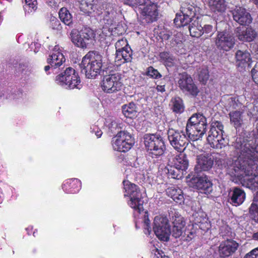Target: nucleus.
Listing matches in <instances>:
<instances>
[{
  "label": "nucleus",
  "mask_w": 258,
  "mask_h": 258,
  "mask_svg": "<svg viewBox=\"0 0 258 258\" xmlns=\"http://www.w3.org/2000/svg\"><path fill=\"white\" fill-rule=\"evenodd\" d=\"M233 146L238 157L229 167L231 175L251 189H258V146H252L243 138H238Z\"/></svg>",
  "instance_id": "1"
},
{
  "label": "nucleus",
  "mask_w": 258,
  "mask_h": 258,
  "mask_svg": "<svg viewBox=\"0 0 258 258\" xmlns=\"http://www.w3.org/2000/svg\"><path fill=\"white\" fill-rule=\"evenodd\" d=\"M197 8L189 4H183L180 8V13L176 15L174 23L177 27H184L189 24L188 27L191 36L199 37L202 36L203 26L199 20H194Z\"/></svg>",
  "instance_id": "2"
},
{
  "label": "nucleus",
  "mask_w": 258,
  "mask_h": 258,
  "mask_svg": "<svg viewBox=\"0 0 258 258\" xmlns=\"http://www.w3.org/2000/svg\"><path fill=\"white\" fill-rule=\"evenodd\" d=\"M102 67V56L95 51L88 52L83 57L80 64L81 73L88 79H94L99 75Z\"/></svg>",
  "instance_id": "3"
},
{
  "label": "nucleus",
  "mask_w": 258,
  "mask_h": 258,
  "mask_svg": "<svg viewBox=\"0 0 258 258\" xmlns=\"http://www.w3.org/2000/svg\"><path fill=\"white\" fill-rule=\"evenodd\" d=\"M207 119L202 114H194L188 120L186 133L189 139L197 141L202 138L206 132Z\"/></svg>",
  "instance_id": "4"
},
{
  "label": "nucleus",
  "mask_w": 258,
  "mask_h": 258,
  "mask_svg": "<svg viewBox=\"0 0 258 258\" xmlns=\"http://www.w3.org/2000/svg\"><path fill=\"white\" fill-rule=\"evenodd\" d=\"M123 184L124 189V197H128V205L133 209L135 211L140 213L144 211V201L140 190L138 186L130 182L123 181Z\"/></svg>",
  "instance_id": "5"
},
{
  "label": "nucleus",
  "mask_w": 258,
  "mask_h": 258,
  "mask_svg": "<svg viewBox=\"0 0 258 258\" xmlns=\"http://www.w3.org/2000/svg\"><path fill=\"white\" fill-rule=\"evenodd\" d=\"M223 125L220 121H216L212 123L207 141L213 148L222 149L228 144L223 137Z\"/></svg>",
  "instance_id": "6"
},
{
  "label": "nucleus",
  "mask_w": 258,
  "mask_h": 258,
  "mask_svg": "<svg viewBox=\"0 0 258 258\" xmlns=\"http://www.w3.org/2000/svg\"><path fill=\"white\" fill-rule=\"evenodd\" d=\"M144 139L146 150L152 158H157L164 154L166 147L161 137L154 134H146Z\"/></svg>",
  "instance_id": "7"
},
{
  "label": "nucleus",
  "mask_w": 258,
  "mask_h": 258,
  "mask_svg": "<svg viewBox=\"0 0 258 258\" xmlns=\"http://www.w3.org/2000/svg\"><path fill=\"white\" fill-rule=\"evenodd\" d=\"M56 83L66 89H81L80 79L78 73L72 68L66 69L64 72L56 77Z\"/></svg>",
  "instance_id": "8"
},
{
  "label": "nucleus",
  "mask_w": 258,
  "mask_h": 258,
  "mask_svg": "<svg viewBox=\"0 0 258 258\" xmlns=\"http://www.w3.org/2000/svg\"><path fill=\"white\" fill-rule=\"evenodd\" d=\"M135 4L147 22L150 23L156 20L158 12L156 4L150 0H136Z\"/></svg>",
  "instance_id": "9"
},
{
  "label": "nucleus",
  "mask_w": 258,
  "mask_h": 258,
  "mask_svg": "<svg viewBox=\"0 0 258 258\" xmlns=\"http://www.w3.org/2000/svg\"><path fill=\"white\" fill-rule=\"evenodd\" d=\"M167 134L170 145L177 151H183L188 143L189 138L187 134L183 131L170 128Z\"/></svg>",
  "instance_id": "10"
},
{
  "label": "nucleus",
  "mask_w": 258,
  "mask_h": 258,
  "mask_svg": "<svg viewBox=\"0 0 258 258\" xmlns=\"http://www.w3.org/2000/svg\"><path fill=\"white\" fill-rule=\"evenodd\" d=\"M131 135L125 131L120 132L112 139V146L114 150L125 152L128 151L134 144Z\"/></svg>",
  "instance_id": "11"
},
{
  "label": "nucleus",
  "mask_w": 258,
  "mask_h": 258,
  "mask_svg": "<svg viewBox=\"0 0 258 258\" xmlns=\"http://www.w3.org/2000/svg\"><path fill=\"white\" fill-rule=\"evenodd\" d=\"M122 85L121 74L116 73L104 77L101 88L104 92L112 93L120 90Z\"/></svg>",
  "instance_id": "12"
},
{
  "label": "nucleus",
  "mask_w": 258,
  "mask_h": 258,
  "mask_svg": "<svg viewBox=\"0 0 258 258\" xmlns=\"http://www.w3.org/2000/svg\"><path fill=\"white\" fill-rule=\"evenodd\" d=\"M153 230L160 240L168 241L171 231L167 217L160 215L156 216L154 218Z\"/></svg>",
  "instance_id": "13"
},
{
  "label": "nucleus",
  "mask_w": 258,
  "mask_h": 258,
  "mask_svg": "<svg viewBox=\"0 0 258 258\" xmlns=\"http://www.w3.org/2000/svg\"><path fill=\"white\" fill-rule=\"evenodd\" d=\"M104 8L105 9L101 22L107 27L115 26L118 22V17L120 15L117 5L115 4L107 3L105 5Z\"/></svg>",
  "instance_id": "14"
},
{
  "label": "nucleus",
  "mask_w": 258,
  "mask_h": 258,
  "mask_svg": "<svg viewBox=\"0 0 258 258\" xmlns=\"http://www.w3.org/2000/svg\"><path fill=\"white\" fill-rule=\"evenodd\" d=\"M219 156L218 153H214L211 154H202L198 156L197 158V163L195 167V171L199 173L202 171L209 170L212 168L213 165L214 160L218 162L217 159Z\"/></svg>",
  "instance_id": "15"
},
{
  "label": "nucleus",
  "mask_w": 258,
  "mask_h": 258,
  "mask_svg": "<svg viewBox=\"0 0 258 258\" xmlns=\"http://www.w3.org/2000/svg\"><path fill=\"white\" fill-rule=\"evenodd\" d=\"M177 83L179 88L184 92H187L193 96L197 95L199 92L192 78L186 73L179 74Z\"/></svg>",
  "instance_id": "16"
},
{
  "label": "nucleus",
  "mask_w": 258,
  "mask_h": 258,
  "mask_svg": "<svg viewBox=\"0 0 258 258\" xmlns=\"http://www.w3.org/2000/svg\"><path fill=\"white\" fill-rule=\"evenodd\" d=\"M215 42L218 49L227 51L233 47L235 39L232 35L227 32H219Z\"/></svg>",
  "instance_id": "17"
},
{
  "label": "nucleus",
  "mask_w": 258,
  "mask_h": 258,
  "mask_svg": "<svg viewBox=\"0 0 258 258\" xmlns=\"http://www.w3.org/2000/svg\"><path fill=\"white\" fill-rule=\"evenodd\" d=\"M189 185L205 194H209L213 190L212 183L207 176L192 177Z\"/></svg>",
  "instance_id": "18"
},
{
  "label": "nucleus",
  "mask_w": 258,
  "mask_h": 258,
  "mask_svg": "<svg viewBox=\"0 0 258 258\" xmlns=\"http://www.w3.org/2000/svg\"><path fill=\"white\" fill-rule=\"evenodd\" d=\"M239 244L236 241L232 239H227L222 241L219 246V253L221 257H228L237 250Z\"/></svg>",
  "instance_id": "19"
},
{
  "label": "nucleus",
  "mask_w": 258,
  "mask_h": 258,
  "mask_svg": "<svg viewBox=\"0 0 258 258\" xmlns=\"http://www.w3.org/2000/svg\"><path fill=\"white\" fill-rule=\"evenodd\" d=\"M232 13L234 20L241 25H248L252 21L251 15L242 7L236 6Z\"/></svg>",
  "instance_id": "20"
},
{
  "label": "nucleus",
  "mask_w": 258,
  "mask_h": 258,
  "mask_svg": "<svg viewBox=\"0 0 258 258\" xmlns=\"http://www.w3.org/2000/svg\"><path fill=\"white\" fill-rule=\"evenodd\" d=\"M173 228L172 234L175 238L182 236L185 230V222L184 218L177 214H175L172 218Z\"/></svg>",
  "instance_id": "21"
},
{
  "label": "nucleus",
  "mask_w": 258,
  "mask_h": 258,
  "mask_svg": "<svg viewBox=\"0 0 258 258\" xmlns=\"http://www.w3.org/2000/svg\"><path fill=\"white\" fill-rule=\"evenodd\" d=\"M257 36V33L251 27L237 28L236 30V36L239 40L243 41L251 42Z\"/></svg>",
  "instance_id": "22"
},
{
  "label": "nucleus",
  "mask_w": 258,
  "mask_h": 258,
  "mask_svg": "<svg viewBox=\"0 0 258 258\" xmlns=\"http://www.w3.org/2000/svg\"><path fill=\"white\" fill-rule=\"evenodd\" d=\"M229 200L233 206H238L242 204L245 199L244 191L238 187L231 188L229 192Z\"/></svg>",
  "instance_id": "23"
},
{
  "label": "nucleus",
  "mask_w": 258,
  "mask_h": 258,
  "mask_svg": "<svg viewBox=\"0 0 258 258\" xmlns=\"http://www.w3.org/2000/svg\"><path fill=\"white\" fill-rule=\"evenodd\" d=\"M58 46H55L51 55L47 59V62L51 66V68H56L61 66L65 61V58L62 53L59 51Z\"/></svg>",
  "instance_id": "24"
},
{
  "label": "nucleus",
  "mask_w": 258,
  "mask_h": 258,
  "mask_svg": "<svg viewBox=\"0 0 258 258\" xmlns=\"http://www.w3.org/2000/svg\"><path fill=\"white\" fill-rule=\"evenodd\" d=\"M133 51L130 46L116 52L115 62L117 66L121 63L131 62L132 60Z\"/></svg>",
  "instance_id": "25"
},
{
  "label": "nucleus",
  "mask_w": 258,
  "mask_h": 258,
  "mask_svg": "<svg viewBox=\"0 0 258 258\" xmlns=\"http://www.w3.org/2000/svg\"><path fill=\"white\" fill-rule=\"evenodd\" d=\"M169 162L175 168L179 169L182 171H185L188 166V161L186 156L181 153L174 156L171 160H169Z\"/></svg>",
  "instance_id": "26"
},
{
  "label": "nucleus",
  "mask_w": 258,
  "mask_h": 258,
  "mask_svg": "<svg viewBox=\"0 0 258 258\" xmlns=\"http://www.w3.org/2000/svg\"><path fill=\"white\" fill-rule=\"evenodd\" d=\"M236 65L238 67L245 68L249 65L251 56L249 52L246 50H238L235 53Z\"/></svg>",
  "instance_id": "27"
},
{
  "label": "nucleus",
  "mask_w": 258,
  "mask_h": 258,
  "mask_svg": "<svg viewBox=\"0 0 258 258\" xmlns=\"http://www.w3.org/2000/svg\"><path fill=\"white\" fill-rule=\"evenodd\" d=\"M81 185V182L78 179H69L63 182L62 188L66 193L75 194L79 191Z\"/></svg>",
  "instance_id": "28"
},
{
  "label": "nucleus",
  "mask_w": 258,
  "mask_h": 258,
  "mask_svg": "<svg viewBox=\"0 0 258 258\" xmlns=\"http://www.w3.org/2000/svg\"><path fill=\"white\" fill-rule=\"evenodd\" d=\"M241 97L227 96L224 98L222 101L224 103V106L226 110H228L232 109L241 108L242 106V103L241 102Z\"/></svg>",
  "instance_id": "29"
},
{
  "label": "nucleus",
  "mask_w": 258,
  "mask_h": 258,
  "mask_svg": "<svg viewBox=\"0 0 258 258\" xmlns=\"http://www.w3.org/2000/svg\"><path fill=\"white\" fill-rule=\"evenodd\" d=\"M97 2V0H82L80 3V10L89 15L96 9Z\"/></svg>",
  "instance_id": "30"
},
{
  "label": "nucleus",
  "mask_w": 258,
  "mask_h": 258,
  "mask_svg": "<svg viewBox=\"0 0 258 258\" xmlns=\"http://www.w3.org/2000/svg\"><path fill=\"white\" fill-rule=\"evenodd\" d=\"M245 106H243L242 111H234L229 113L230 121L235 128L241 127L243 123L242 113L245 111Z\"/></svg>",
  "instance_id": "31"
},
{
  "label": "nucleus",
  "mask_w": 258,
  "mask_h": 258,
  "mask_svg": "<svg viewBox=\"0 0 258 258\" xmlns=\"http://www.w3.org/2000/svg\"><path fill=\"white\" fill-rule=\"evenodd\" d=\"M166 192L167 195L176 203L181 204L183 202L184 197L181 189L173 186L168 188Z\"/></svg>",
  "instance_id": "32"
},
{
  "label": "nucleus",
  "mask_w": 258,
  "mask_h": 258,
  "mask_svg": "<svg viewBox=\"0 0 258 258\" xmlns=\"http://www.w3.org/2000/svg\"><path fill=\"white\" fill-rule=\"evenodd\" d=\"M208 4L211 11L215 13H223L227 8L225 0H208Z\"/></svg>",
  "instance_id": "33"
},
{
  "label": "nucleus",
  "mask_w": 258,
  "mask_h": 258,
  "mask_svg": "<svg viewBox=\"0 0 258 258\" xmlns=\"http://www.w3.org/2000/svg\"><path fill=\"white\" fill-rule=\"evenodd\" d=\"M70 37L72 42L77 47L81 48L86 47V42L78 30L76 29L72 30L70 33Z\"/></svg>",
  "instance_id": "34"
},
{
  "label": "nucleus",
  "mask_w": 258,
  "mask_h": 258,
  "mask_svg": "<svg viewBox=\"0 0 258 258\" xmlns=\"http://www.w3.org/2000/svg\"><path fill=\"white\" fill-rule=\"evenodd\" d=\"M250 217L258 223V191L254 195L252 202L249 208Z\"/></svg>",
  "instance_id": "35"
},
{
  "label": "nucleus",
  "mask_w": 258,
  "mask_h": 258,
  "mask_svg": "<svg viewBox=\"0 0 258 258\" xmlns=\"http://www.w3.org/2000/svg\"><path fill=\"white\" fill-rule=\"evenodd\" d=\"M60 20L66 25L71 26L73 23V17L66 8H62L59 11Z\"/></svg>",
  "instance_id": "36"
},
{
  "label": "nucleus",
  "mask_w": 258,
  "mask_h": 258,
  "mask_svg": "<svg viewBox=\"0 0 258 258\" xmlns=\"http://www.w3.org/2000/svg\"><path fill=\"white\" fill-rule=\"evenodd\" d=\"M122 111L124 116L128 118H132L137 116L136 107L134 103L122 106Z\"/></svg>",
  "instance_id": "37"
},
{
  "label": "nucleus",
  "mask_w": 258,
  "mask_h": 258,
  "mask_svg": "<svg viewBox=\"0 0 258 258\" xmlns=\"http://www.w3.org/2000/svg\"><path fill=\"white\" fill-rule=\"evenodd\" d=\"M160 57L161 61L167 67H172L175 63L176 60L175 57L167 52H161Z\"/></svg>",
  "instance_id": "38"
},
{
  "label": "nucleus",
  "mask_w": 258,
  "mask_h": 258,
  "mask_svg": "<svg viewBox=\"0 0 258 258\" xmlns=\"http://www.w3.org/2000/svg\"><path fill=\"white\" fill-rule=\"evenodd\" d=\"M105 125L112 134L119 133L121 128L120 124L112 118H108L105 122Z\"/></svg>",
  "instance_id": "39"
},
{
  "label": "nucleus",
  "mask_w": 258,
  "mask_h": 258,
  "mask_svg": "<svg viewBox=\"0 0 258 258\" xmlns=\"http://www.w3.org/2000/svg\"><path fill=\"white\" fill-rule=\"evenodd\" d=\"M23 8L25 13H34L37 8V0H24Z\"/></svg>",
  "instance_id": "40"
},
{
  "label": "nucleus",
  "mask_w": 258,
  "mask_h": 258,
  "mask_svg": "<svg viewBox=\"0 0 258 258\" xmlns=\"http://www.w3.org/2000/svg\"><path fill=\"white\" fill-rule=\"evenodd\" d=\"M215 31V28L211 25H205L203 27L202 39H206L212 36Z\"/></svg>",
  "instance_id": "41"
},
{
  "label": "nucleus",
  "mask_w": 258,
  "mask_h": 258,
  "mask_svg": "<svg viewBox=\"0 0 258 258\" xmlns=\"http://www.w3.org/2000/svg\"><path fill=\"white\" fill-rule=\"evenodd\" d=\"M173 110L176 113H181L184 110L183 101L179 97H175L172 101Z\"/></svg>",
  "instance_id": "42"
},
{
  "label": "nucleus",
  "mask_w": 258,
  "mask_h": 258,
  "mask_svg": "<svg viewBox=\"0 0 258 258\" xmlns=\"http://www.w3.org/2000/svg\"><path fill=\"white\" fill-rule=\"evenodd\" d=\"M82 38L84 39V41L86 42V44H88V41L89 40L92 39L94 37V33L93 31L89 28H85L82 30L80 32Z\"/></svg>",
  "instance_id": "43"
},
{
  "label": "nucleus",
  "mask_w": 258,
  "mask_h": 258,
  "mask_svg": "<svg viewBox=\"0 0 258 258\" xmlns=\"http://www.w3.org/2000/svg\"><path fill=\"white\" fill-rule=\"evenodd\" d=\"M209 72L206 67H203L200 69L199 72V80L203 84L206 83L209 79Z\"/></svg>",
  "instance_id": "44"
},
{
  "label": "nucleus",
  "mask_w": 258,
  "mask_h": 258,
  "mask_svg": "<svg viewBox=\"0 0 258 258\" xmlns=\"http://www.w3.org/2000/svg\"><path fill=\"white\" fill-rule=\"evenodd\" d=\"M183 172L181 170L175 168L172 164H171L169 168L168 169V173L173 178H180L181 175L183 174Z\"/></svg>",
  "instance_id": "45"
},
{
  "label": "nucleus",
  "mask_w": 258,
  "mask_h": 258,
  "mask_svg": "<svg viewBox=\"0 0 258 258\" xmlns=\"http://www.w3.org/2000/svg\"><path fill=\"white\" fill-rule=\"evenodd\" d=\"M183 39V35L181 32H174V35L172 38L171 44L172 46L181 44Z\"/></svg>",
  "instance_id": "46"
},
{
  "label": "nucleus",
  "mask_w": 258,
  "mask_h": 258,
  "mask_svg": "<svg viewBox=\"0 0 258 258\" xmlns=\"http://www.w3.org/2000/svg\"><path fill=\"white\" fill-rule=\"evenodd\" d=\"M152 258H169L163 251L155 247L152 250Z\"/></svg>",
  "instance_id": "47"
},
{
  "label": "nucleus",
  "mask_w": 258,
  "mask_h": 258,
  "mask_svg": "<svg viewBox=\"0 0 258 258\" xmlns=\"http://www.w3.org/2000/svg\"><path fill=\"white\" fill-rule=\"evenodd\" d=\"M130 46L126 39L118 40L115 44L116 52L118 50H122L124 48Z\"/></svg>",
  "instance_id": "48"
},
{
  "label": "nucleus",
  "mask_w": 258,
  "mask_h": 258,
  "mask_svg": "<svg viewBox=\"0 0 258 258\" xmlns=\"http://www.w3.org/2000/svg\"><path fill=\"white\" fill-rule=\"evenodd\" d=\"M147 74L149 76L155 79H158L161 77V75L159 72L152 67L148 68Z\"/></svg>",
  "instance_id": "49"
},
{
  "label": "nucleus",
  "mask_w": 258,
  "mask_h": 258,
  "mask_svg": "<svg viewBox=\"0 0 258 258\" xmlns=\"http://www.w3.org/2000/svg\"><path fill=\"white\" fill-rule=\"evenodd\" d=\"M252 78L253 81L258 84V62H256L251 71Z\"/></svg>",
  "instance_id": "50"
},
{
  "label": "nucleus",
  "mask_w": 258,
  "mask_h": 258,
  "mask_svg": "<svg viewBox=\"0 0 258 258\" xmlns=\"http://www.w3.org/2000/svg\"><path fill=\"white\" fill-rule=\"evenodd\" d=\"M244 258H258V247L247 253Z\"/></svg>",
  "instance_id": "51"
},
{
  "label": "nucleus",
  "mask_w": 258,
  "mask_h": 258,
  "mask_svg": "<svg viewBox=\"0 0 258 258\" xmlns=\"http://www.w3.org/2000/svg\"><path fill=\"white\" fill-rule=\"evenodd\" d=\"M194 236V234L190 232L189 230H185L184 232L183 233V234L181 237L184 238V240L186 241H189Z\"/></svg>",
  "instance_id": "52"
},
{
  "label": "nucleus",
  "mask_w": 258,
  "mask_h": 258,
  "mask_svg": "<svg viewBox=\"0 0 258 258\" xmlns=\"http://www.w3.org/2000/svg\"><path fill=\"white\" fill-rule=\"evenodd\" d=\"M144 229L147 230L148 232L150 233L151 231V228L150 227V221L148 218V217L146 216V215L144 216Z\"/></svg>",
  "instance_id": "53"
},
{
  "label": "nucleus",
  "mask_w": 258,
  "mask_h": 258,
  "mask_svg": "<svg viewBox=\"0 0 258 258\" xmlns=\"http://www.w3.org/2000/svg\"><path fill=\"white\" fill-rule=\"evenodd\" d=\"M91 132L92 133H94L97 138H100L102 134V131L97 125H93L91 127Z\"/></svg>",
  "instance_id": "54"
},
{
  "label": "nucleus",
  "mask_w": 258,
  "mask_h": 258,
  "mask_svg": "<svg viewBox=\"0 0 258 258\" xmlns=\"http://www.w3.org/2000/svg\"><path fill=\"white\" fill-rule=\"evenodd\" d=\"M161 37L162 39L168 40L169 39L172 34V32L170 31H166L160 33Z\"/></svg>",
  "instance_id": "55"
},
{
  "label": "nucleus",
  "mask_w": 258,
  "mask_h": 258,
  "mask_svg": "<svg viewBox=\"0 0 258 258\" xmlns=\"http://www.w3.org/2000/svg\"><path fill=\"white\" fill-rule=\"evenodd\" d=\"M23 96V93L21 91H18L17 93L13 94L9 97L10 99H18L21 98Z\"/></svg>",
  "instance_id": "56"
},
{
  "label": "nucleus",
  "mask_w": 258,
  "mask_h": 258,
  "mask_svg": "<svg viewBox=\"0 0 258 258\" xmlns=\"http://www.w3.org/2000/svg\"><path fill=\"white\" fill-rule=\"evenodd\" d=\"M53 24L55 25V26H52V28L54 29H56L58 30V29H59V28L61 27L60 24L59 22L57 20H53L52 21V24L53 25Z\"/></svg>",
  "instance_id": "57"
},
{
  "label": "nucleus",
  "mask_w": 258,
  "mask_h": 258,
  "mask_svg": "<svg viewBox=\"0 0 258 258\" xmlns=\"http://www.w3.org/2000/svg\"><path fill=\"white\" fill-rule=\"evenodd\" d=\"M207 219L206 218H204L203 219V221H201V220H199L198 219V218L197 217V220H196V223H201L200 225H199V227H200L201 228H202V225L204 223H207Z\"/></svg>",
  "instance_id": "58"
},
{
  "label": "nucleus",
  "mask_w": 258,
  "mask_h": 258,
  "mask_svg": "<svg viewBox=\"0 0 258 258\" xmlns=\"http://www.w3.org/2000/svg\"><path fill=\"white\" fill-rule=\"evenodd\" d=\"M157 89L158 91L161 92H163L165 91L164 85H158L157 86Z\"/></svg>",
  "instance_id": "59"
},
{
  "label": "nucleus",
  "mask_w": 258,
  "mask_h": 258,
  "mask_svg": "<svg viewBox=\"0 0 258 258\" xmlns=\"http://www.w3.org/2000/svg\"><path fill=\"white\" fill-rule=\"evenodd\" d=\"M218 154L219 155V156H218V158L217 159V160L218 161V162L216 161H215V162L216 163V164L219 165L222 163V159L220 157V155L219 154ZM214 160L216 161L215 160Z\"/></svg>",
  "instance_id": "60"
},
{
  "label": "nucleus",
  "mask_w": 258,
  "mask_h": 258,
  "mask_svg": "<svg viewBox=\"0 0 258 258\" xmlns=\"http://www.w3.org/2000/svg\"><path fill=\"white\" fill-rule=\"evenodd\" d=\"M252 238L255 240L258 241V231L253 234Z\"/></svg>",
  "instance_id": "61"
},
{
  "label": "nucleus",
  "mask_w": 258,
  "mask_h": 258,
  "mask_svg": "<svg viewBox=\"0 0 258 258\" xmlns=\"http://www.w3.org/2000/svg\"><path fill=\"white\" fill-rule=\"evenodd\" d=\"M254 48L255 52L258 54V43L255 44Z\"/></svg>",
  "instance_id": "62"
},
{
  "label": "nucleus",
  "mask_w": 258,
  "mask_h": 258,
  "mask_svg": "<svg viewBox=\"0 0 258 258\" xmlns=\"http://www.w3.org/2000/svg\"><path fill=\"white\" fill-rule=\"evenodd\" d=\"M50 68L49 66H46L44 67V70L46 72H47Z\"/></svg>",
  "instance_id": "63"
},
{
  "label": "nucleus",
  "mask_w": 258,
  "mask_h": 258,
  "mask_svg": "<svg viewBox=\"0 0 258 258\" xmlns=\"http://www.w3.org/2000/svg\"><path fill=\"white\" fill-rule=\"evenodd\" d=\"M252 2L255 5H258V0H251Z\"/></svg>",
  "instance_id": "64"
}]
</instances>
